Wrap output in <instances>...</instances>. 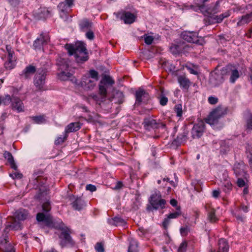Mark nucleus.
Wrapping results in <instances>:
<instances>
[{
  "label": "nucleus",
  "mask_w": 252,
  "mask_h": 252,
  "mask_svg": "<svg viewBox=\"0 0 252 252\" xmlns=\"http://www.w3.org/2000/svg\"><path fill=\"white\" fill-rule=\"evenodd\" d=\"M64 47L70 56H74L77 63H82L88 61V53L85 44L83 42L79 41L74 44H66Z\"/></svg>",
  "instance_id": "1"
},
{
  "label": "nucleus",
  "mask_w": 252,
  "mask_h": 252,
  "mask_svg": "<svg viewBox=\"0 0 252 252\" xmlns=\"http://www.w3.org/2000/svg\"><path fill=\"white\" fill-rule=\"evenodd\" d=\"M35 197L43 203L42 210L43 211L48 212L51 210V207L49 201L50 196L48 195L47 189L45 187L40 189V192H38Z\"/></svg>",
  "instance_id": "2"
},
{
  "label": "nucleus",
  "mask_w": 252,
  "mask_h": 252,
  "mask_svg": "<svg viewBox=\"0 0 252 252\" xmlns=\"http://www.w3.org/2000/svg\"><path fill=\"white\" fill-rule=\"evenodd\" d=\"M225 114L223 109L220 107H218L214 109L209 114V115L205 119L206 123L214 125L217 124L219 119Z\"/></svg>",
  "instance_id": "3"
},
{
  "label": "nucleus",
  "mask_w": 252,
  "mask_h": 252,
  "mask_svg": "<svg viewBox=\"0 0 252 252\" xmlns=\"http://www.w3.org/2000/svg\"><path fill=\"white\" fill-rule=\"evenodd\" d=\"M219 6V2L217 1L216 2L215 5L213 8L211 9V8H207L205 4H198L197 5H184L183 6V10H188V9H192L194 11H197L198 10H200L201 12H205L207 14H211V13H216L218 11V7Z\"/></svg>",
  "instance_id": "4"
},
{
  "label": "nucleus",
  "mask_w": 252,
  "mask_h": 252,
  "mask_svg": "<svg viewBox=\"0 0 252 252\" xmlns=\"http://www.w3.org/2000/svg\"><path fill=\"white\" fill-rule=\"evenodd\" d=\"M149 200L150 204L153 206L155 210L162 209L165 208L166 201L165 199L162 198L161 194L159 191L155 192L152 194Z\"/></svg>",
  "instance_id": "5"
},
{
  "label": "nucleus",
  "mask_w": 252,
  "mask_h": 252,
  "mask_svg": "<svg viewBox=\"0 0 252 252\" xmlns=\"http://www.w3.org/2000/svg\"><path fill=\"white\" fill-rule=\"evenodd\" d=\"M60 229L62 232L59 237L61 239L60 244L61 247H64L67 245H73L74 242L70 236L71 230L67 227L60 228Z\"/></svg>",
  "instance_id": "6"
},
{
  "label": "nucleus",
  "mask_w": 252,
  "mask_h": 252,
  "mask_svg": "<svg viewBox=\"0 0 252 252\" xmlns=\"http://www.w3.org/2000/svg\"><path fill=\"white\" fill-rule=\"evenodd\" d=\"M46 71L45 70H38L34 76L33 83L38 90H44V86L45 84Z\"/></svg>",
  "instance_id": "7"
},
{
  "label": "nucleus",
  "mask_w": 252,
  "mask_h": 252,
  "mask_svg": "<svg viewBox=\"0 0 252 252\" xmlns=\"http://www.w3.org/2000/svg\"><path fill=\"white\" fill-rule=\"evenodd\" d=\"M182 38L188 42L202 45L203 40L199 38L198 33L194 32L184 31L181 33Z\"/></svg>",
  "instance_id": "8"
},
{
  "label": "nucleus",
  "mask_w": 252,
  "mask_h": 252,
  "mask_svg": "<svg viewBox=\"0 0 252 252\" xmlns=\"http://www.w3.org/2000/svg\"><path fill=\"white\" fill-rule=\"evenodd\" d=\"M221 74L222 75H230V82L234 83L240 77L239 71L232 65H228L221 69Z\"/></svg>",
  "instance_id": "9"
},
{
  "label": "nucleus",
  "mask_w": 252,
  "mask_h": 252,
  "mask_svg": "<svg viewBox=\"0 0 252 252\" xmlns=\"http://www.w3.org/2000/svg\"><path fill=\"white\" fill-rule=\"evenodd\" d=\"M107 91L106 87L103 85H99L98 94H92L89 96L92 98L99 105L106 100Z\"/></svg>",
  "instance_id": "10"
},
{
  "label": "nucleus",
  "mask_w": 252,
  "mask_h": 252,
  "mask_svg": "<svg viewBox=\"0 0 252 252\" xmlns=\"http://www.w3.org/2000/svg\"><path fill=\"white\" fill-rule=\"evenodd\" d=\"M42 174L43 171L41 170L34 172L33 174V178H34L33 183L39 189L38 192H40V189L41 188L45 187L47 189V192L48 193L49 190L47 187L45 186L46 183V179L42 176Z\"/></svg>",
  "instance_id": "11"
},
{
  "label": "nucleus",
  "mask_w": 252,
  "mask_h": 252,
  "mask_svg": "<svg viewBox=\"0 0 252 252\" xmlns=\"http://www.w3.org/2000/svg\"><path fill=\"white\" fill-rule=\"evenodd\" d=\"M205 124L202 120H198L197 122L195 123L192 129L191 135L193 138H198L200 137L204 132Z\"/></svg>",
  "instance_id": "12"
},
{
  "label": "nucleus",
  "mask_w": 252,
  "mask_h": 252,
  "mask_svg": "<svg viewBox=\"0 0 252 252\" xmlns=\"http://www.w3.org/2000/svg\"><path fill=\"white\" fill-rule=\"evenodd\" d=\"M68 201L70 202L72 207L75 210L80 211L85 206L84 201L80 197L73 195H69L67 197Z\"/></svg>",
  "instance_id": "13"
},
{
  "label": "nucleus",
  "mask_w": 252,
  "mask_h": 252,
  "mask_svg": "<svg viewBox=\"0 0 252 252\" xmlns=\"http://www.w3.org/2000/svg\"><path fill=\"white\" fill-rule=\"evenodd\" d=\"M96 82L91 79L90 76H84L81 79L80 85L85 90H92L95 86Z\"/></svg>",
  "instance_id": "14"
},
{
  "label": "nucleus",
  "mask_w": 252,
  "mask_h": 252,
  "mask_svg": "<svg viewBox=\"0 0 252 252\" xmlns=\"http://www.w3.org/2000/svg\"><path fill=\"white\" fill-rule=\"evenodd\" d=\"M136 103H146L149 99V94L146 91L139 88L135 93Z\"/></svg>",
  "instance_id": "15"
},
{
  "label": "nucleus",
  "mask_w": 252,
  "mask_h": 252,
  "mask_svg": "<svg viewBox=\"0 0 252 252\" xmlns=\"http://www.w3.org/2000/svg\"><path fill=\"white\" fill-rule=\"evenodd\" d=\"M142 125L144 129L148 131L159 127V124L157 122L156 120L151 118H145Z\"/></svg>",
  "instance_id": "16"
},
{
  "label": "nucleus",
  "mask_w": 252,
  "mask_h": 252,
  "mask_svg": "<svg viewBox=\"0 0 252 252\" xmlns=\"http://www.w3.org/2000/svg\"><path fill=\"white\" fill-rule=\"evenodd\" d=\"M11 107L13 110H16L18 112H21L24 111V106L23 102L17 96H12Z\"/></svg>",
  "instance_id": "17"
},
{
  "label": "nucleus",
  "mask_w": 252,
  "mask_h": 252,
  "mask_svg": "<svg viewBox=\"0 0 252 252\" xmlns=\"http://www.w3.org/2000/svg\"><path fill=\"white\" fill-rule=\"evenodd\" d=\"M50 38L48 34L41 33L40 37L35 40L33 46L35 49H40L44 44H46Z\"/></svg>",
  "instance_id": "18"
},
{
  "label": "nucleus",
  "mask_w": 252,
  "mask_h": 252,
  "mask_svg": "<svg viewBox=\"0 0 252 252\" xmlns=\"http://www.w3.org/2000/svg\"><path fill=\"white\" fill-rule=\"evenodd\" d=\"M185 45L183 41H180L175 43H172L170 46V51L173 55L180 54L184 49Z\"/></svg>",
  "instance_id": "19"
},
{
  "label": "nucleus",
  "mask_w": 252,
  "mask_h": 252,
  "mask_svg": "<svg viewBox=\"0 0 252 252\" xmlns=\"http://www.w3.org/2000/svg\"><path fill=\"white\" fill-rule=\"evenodd\" d=\"M79 28L81 31L85 32L93 28V22L87 18H84L79 21Z\"/></svg>",
  "instance_id": "20"
},
{
  "label": "nucleus",
  "mask_w": 252,
  "mask_h": 252,
  "mask_svg": "<svg viewBox=\"0 0 252 252\" xmlns=\"http://www.w3.org/2000/svg\"><path fill=\"white\" fill-rule=\"evenodd\" d=\"M121 19L125 24H130L135 21L136 16L129 12L124 11L122 12Z\"/></svg>",
  "instance_id": "21"
},
{
  "label": "nucleus",
  "mask_w": 252,
  "mask_h": 252,
  "mask_svg": "<svg viewBox=\"0 0 252 252\" xmlns=\"http://www.w3.org/2000/svg\"><path fill=\"white\" fill-rule=\"evenodd\" d=\"M6 235L4 236L3 238H0V249L4 252H15L14 250L11 246L7 244L8 242L6 238Z\"/></svg>",
  "instance_id": "22"
},
{
  "label": "nucleus",
  "mask_w": 252,
  "mask_h": 252,
  "mask_svg": "<svg viewBox=\"0 0 252 252\" xmlns=\"http://www.w3.org/2000/svg\"><path fill=\"white\" fill-rule=\"evenodd\" d=\"M36 70L35 66L29 65L26 67L20 75L25 79H28L30 78L35 72Z\"/></svg>",
  "instance_id": "23"
},
{
  "label": "nucleus",
  "mask_w": 252,
  "mask_h": 252,
  "mask_svg": "<svg viewBox=\"0 0 252 252\" xmlns=\"http://www.w3.org/2000/svg\"><path fill=\"white\" fill-rule=\"evenodd\" d=\"M74 5V0H64L58 5V8L63 13H67V9Z\"/></svg>",
  "instance_id": "24"
},
{
  "label": "nucleus",
  "mask_w": 252,
  "mask_h": 252,
  "mask_svg": "<svg viewBox=\"0 0 252 252\" xmlns=\"http://www.w3.org/2000/svg\"><path fill=\"white\" fill-rule=\"evenodd\" d=\"M125 96L123 93L120 91H117L113 95V96L110 98V102L114 101L116 104H122L124 102Z\"/></svg>",
  "instance_id": "25"
},
{
  "label": "nucleus",
  "mask_w": 252,
  "mask_h": 252,
  "mask_svg": "<svg viewBox=\"0 0 252 252\" xmlns=\"http://www.w3.org/2000/svg\"><path fill=\"white\" fill-rule=\"evenodd\" d=\"M178 82L181 87L186 90H188L191 84L189 80L185 75H180L178 77Z\"/></svg>",
  "instance_id": "26"
},
{
  "label": "nucleus",
  "mask_w": 252,
  "mask_h": 252,
  "mask_svg": "<svg viewBox=\"0 0 252 252\" xmlns=\"http://www.w3.org/2000/svg\"><path fill=\"white\" fill-rule=\"evenodd\" d=\"M251 21H252V12L240 17L237 23V25L239 27L242 26L245 24H248Z\"/></svg>",
  "instance_id": "27"
},
{
  "label": "nucleus",
  "mask_w": 252,
  "mask_h": 252,
  "mask_svg": "<svg viewBox=\"0 0 252 252\" xmlns=\"http://www.w3.org/2000/svg\"><path fill=\"white\" fill-rule=\"evenodd\" d=\"M81 125L79 122L71 123L66 127L65 133L67 134L68 133L78 131L81 128Z\"/></svg>",
  "instance_id": "28"
},
{
  "label": "nucleus",
  "mask_w": 252,
  "mask_h": 252,
  "mask_svg": "<svg viewBox=\"0 0 252 252\" xmlns=\"http://www.w3.org/2000/svg\"><path fill=\"white\" fill-rule=\"evenodd\" d=\"M3 156L6 159H7L8 161L10 164L11 167L15 170H16L17 169V166L14 162V158L12 154L9 152L5 151L3 154Z\"/></svg>",
  "instance_id": "29"
},
{
  "label": "nucleus",
  "mask_w": 252,
  "mask_h": 252,
  "mask_svg": "<svg viewBox=\"0 0 252 252\" xmlns=\"http://www.w3.org/2000/svg\"><path fill=\"white\" fill-rule=\"evenodd\" d=\"M28 212L25 209H21L15 212V217L19 220H23L27 218Z\"/></svg>",
  "instance_id": "30"
},
{
  "label": "nucleus",
  "mask_w": 252,
  "mask_h": 252,
  "mask_svg": "<svg viewBox=\"0 0 252 252\" xmlns=\"http://www.w3.org/2000/svg\"><path fill=\"white\" fill-rule=\"evenodd\" d=\"M57 65L59 66V70H66L69 65L67 63V61L64 59L60 58L58 60L57 63Z\"/></svg>",
  "instance_id": "31"
},
{
  "label": "nucleus",
  "mask_w": 252,
  "mask_h": 252,
  "mask_svg": "<svg viewBox=\"0 0 252 252\" xmlns=\"http://www.w3.org/2000/svg\"><path fill=\"white\" fill-rule=\"evenodd\" d=\"M246 148L247 158L249 159V164L252 171V143L247 144Z\"/></svg>",
  "instance_id": "32"
},
{
  "label": "nucleus",
  "mask_w": 252,
  "mask_h": 252,
  "mask_svg": "<svg viewBox=\"0 0 252 252\" xmlns=\"http://www.w3.org/2000/svg\"><path fill=\"white\" fill-rule=\"evenodd\" d=\"M137 247V242L134 239H130L128 249V252H138Z\"/></svg>",
  "instance_id": "33"
},
{
  "label": "nucleus",
  "mask_w": 252,
  "mask_h": 252,
  "mask_svg": "<svg viewBox=\"0 0 252 252\" xmlns=\"http://www.w3.org/2000/svg\"><path fill=\"white\" fill-rule=\"evenodd\" d=\"M215 212V210L212 208L208 210V219L212 223L216 222L218 220L216 216Z\"/></svg>",
  "instance_id": "34"
},
{
  "label": "nucleus",
  "mask_w": 252,
  "mask_h": 252,
  "mask_svg": "<svg viewBox=\"0 0 252 252\" xmlns=\"http://www.w3.org/2000/svg\"><path fill=\"white\" fill-rule=\"evenodd\" d=\"M65 70H61L60 73H58L59 78L62 81H65L69 79L72 76V74L69 72H65Z\"/></svg>",
  "instance_id": "35"
},
{
  "label": "nucleus",
  "mask_w": 252,
  "mask_h": 252,
  "mask_svg": "<svg viewBox=\"0 0 252 252\" xmlns=\"http://www.w3.org/2000/svg\"><path fill=\"white\" fill-rule=\"evenodd\" d=\"M243 167L244 165L243 163H239L234 164V173L237 176H239L244 172V169L243 168Z\"/></svg>",
  "instance_id": "36"
},
{
  "label": "nucleus",
  "mask_w": 252,
  "mask_h": 252,
  "mask_svg": "<svg viewBox=\"0 0 252 252\" xmlns=\"http://www.w3.org/2000/svg\"><path fill=\"white\" fill-rule=\"evenodd\" d=\"M222 189L226 193L229 192L232 189V185L228 180H225L222 183Z\"/></svg>",
  "instance_id": "37"
},
{
  "label": "nucleus",
  "mask_w": 252,
  "mask_h": 252,
  "mask_svg": "<svg viewBox=\"0 0 252 252\" xmlns=\"http://www.w3.org/2000/svg\"><path fill=\"white\" fill-rule=\"evenodd\" d=\"M33 122L37 124L44 123L45 122V119L44 115H39L36 116H32L30 117Z\"/></svg>",
  "instance_id": "38"
},
{
  "label": "nucleus",
  "mask_w": 252,
  "mask_h": 252,
  "mask_svg": "<svg viewBox=\"0 0 252 252\" xmlns=\"http://www.w3.org/2000/svg\"><path fill=\"white\" fill-rule=\"evenodd\" d=\"M103 82L105 84L110 86H112L115 83L114 80L111 78V77L107 75H105L103 77L102 80L101 81L100 83L102 84Z\"/></svg>",
  "instance_id": "39"
},
{
  "label": "nucleus",
  "mask_w": 252,
  "mask_h": 252,
  "mask_svg": "<svg viewBox=\"0 0 252 252\" xmlns=\"http://www.w3.org/2000/svg\"><path fill=\"white\" fill-rule=\"evenodd\" d=\"M230 16V12L227 11L225 12L220 14V15L216 16L215 19L217 23H220L224 18H227Z\"/></svg>",
  "instance_id": "40"
},
{
  "label": "nucleus",
  "mask_w": 252,
  "mask_h": 252,
  "mask_svg": "<svg viewBox=\"0 0 252 252\" xmlns=\"http://www.w3.org/2000/svg\"><path fill=\"white\" fill-rule=\"evenodd\" d=\"M36 220L38 221L48 222L49 216L45 215L43 213H38L36 215Z\"/></svg>",
  "instance_id": "41"
},
{
  "label": "nucleus",
  "mask_w": 252,
  "mask_h": 252,
  "mask_svg": "<svg viewBox=\"0 0 252 252\" xmlns=\"http://www.w3.org/2000/svg\"><path fill=\"white\" fill-rule=\"evenodd\" d=\"M159 103L162 106H165L167 104L168 99L167 97L165 96V95L163 94V91L162 89L161 90V94L160 95V96L159 97Z\"/></svg>",
  "instance_id": "42"
},
{
  "label": "nucleus",
  "mask_w": 252,
  "mask_h": 252,
  "mask_svg": "<svg viewBox=\"0 0 252 252\" xmlns=\"http://www.w3.org/2000/svg\"><path fill=\"white\" fill-rule=\"evenodd\" d=\"M113 220L116 226H124L126 224L125 220L120 217H115Z\"/></svg>",
  "instance_id": "43"
},
{
  "label": "nucleus",
  "mask_w": 252,
  "mask_h": 252,
  "mask_svg": "<svg viewBox=\"0 0 252 252\" xmlns=\"http://www.w3.org/2000/svg\"><path fill=\"white\" fill-rule=\"evenodd\" d=\"M88 76H90L91 79L94 80L95 82L98 80V73L94 69L89 71V75Z\"/></svg>",
  "instance_id": "44"
},
{
  "label": "nucleus",
  "mask_w": 252,
  "mask_h": 252,
  "mask_svg": "<svg viewBox=\"0 0 252 252\" xmlns=\"http://www.w3.org/2000/svg\"><path fill=\"white\" fill-rule=\"evenodd\" d=\"M246 128L248 130H252V114H250L246 119Z\"/></svg>",
  "instance_id": "45"
},
{
  "label": "nucleus",
  "mask_w": 252,
  "mask_h": 252,
  "mask_svg": "<svg viewBox=\"0 0 252 252\" xmlns=\"http://www.w3.org/2000/svg\"><path fill=\"white\" fill-rule=\"evenodd\" d=\"M187 139V133L185 132H184L181 134H179L176 139V141L179 144H182L185 142Z\"/></svg>",
  "instance_id": "46"
},
{
  "label": "nucleus",
  "mask_w": 252,
  "mask_h": 252,
  "mask_svg": "<svg viewBox=\"0 0 252 252\" xmlns=\"http://www.w3.org/2000/svg\"><path fill=\"white\" fill-rule=\"evenodd\" d=\"M174 111L177 114V116L178 117H181L182 116L183 110H182V105L181 104H178L175 105L174 107Z\"/></svg>",
  "instance_id": "47"
},
{
  "label": "nucleus",
  "mask_w": 252,
  "mask_h": 252,
  "mask_svg": "<svg viewBox=\"0 0 252 252\" xmlns=\"http://www.w3.org/2000/svg\"><path fill=\"white\" fill-rule=\"evenodd\" d=\"M180 207H178L177 208V210H178V211H176L175 212H174V213L170 214L168 216V219H176V218H177L180 216H181V212L180 211Z\"/></svg>",
  "instance_id": "48"
},
{
  "label": "nucleus",
  "mask_w": 252,
  "mask_h": 252,
  "mask_svg": "<svg viewBox=\"0 0 252 252\" xmlns=\"http://www.w3.org/2000/svg\"><path fill=\"white\" fill-rule=\"evenodd\" d=\"M15 60H8L4 63L5 67L8 69H12L15 66Z\"/></svg>",
  "instance_id": "49"
},
{
  "label": "nucleus",
  "mask_w": 252,
  "mask_h": 252,
  "mask_svg": "<svg viewBox=\"0 0 252 252\" xmlns=\"http://www.w3.org/2000/svg\"><path fill=\"white\" fill-rule=\"evenodd\" d=\"M9 227L13 230H18L21 229V224L19 221L14 220L12 223L10 225Z\"/></svg>",
  "instance_id": "50"
},
{
  "label": "nucleus",
  "mask_w": 252,
  "mask_h": 252,
  "mask_svg": "<svg viewBox=\"0 0 252 252\" xmlns=\"http://www.w3.org/2000/svg\"><path fill=\"white\" fill-rule=\"evenodd\" d=\"M95 250L97 252H104L105 250L103 244L102 243L98 242L95 245Z\"/></svg>",
  "instance_id": "51"
},
{
  "label": "nucleus",
  "mask_w": 252,
  "mask_h": 252,
  "mask_svg": "<svg viewBox=\"0 0 252 252\" xmlns=\"http://www.w3.org/2000/svg\"><path fill=\"white\" fill-rule=\"evenodd\" d=\"M187 248V242L184 241L180 244L178 252H186Z\"/></svg>",
  "instance_id": "52"
},
{
  "label": "nucleus",
  "mask_w": 252,
  "mask_h": 252,
  "mask_svg": "<svg viewBox=\"0 0 252 252\" xmlns=\"http://www.w3.org/2000/svg\"><path fill=\"white\" fill-rule=\"evenodd\" d=\"M86 37L91 40L94 39V31L92 30V29L89 30L87 31L86 33Z\"/></svg>",
  "instance_id": "53"
},
{
  "label": "nucleus",
  "mask_w": 252,
  "mask_h": 252,
  "mask_svg": "<svg viewBox=\"0 0 252 252\" xmlns=\"http://www.w3.org/2000/svg\"><path fill=\"white\" fill-rule=\"evenodd\" d=\"M12 97H10L9 95H7L1 99V103H3L5 105H8L10 102H11Z\"/></svg>",
  "instance_id": "54"
},
{
  "label": "nucleus",
  "mask_w": 252,
  "mask_h": 252,
  "mask_svg": "<svg viewBox=\"0 0 252 252\" xmlns=\"http://www.w3.org/2000/svg\"><path fill=\"white\" fill-rule=\"evenodd\" d=\"M68 135L65 133V135L63 137H58L57 139L55 140V143L56 145H60L63 143L66 139Z\"/></svg>",
  "instance_id": "55"
},
{
  "label": "nucleus",
  "mask_w": 252,
  "mask_h": 252,
  "mask_svg": "<svg viewBox=\"0 0 252 252\" xmlns=\"http://www.w3.org/2000/svg\"><path fill=\"white\" fill-rule=\"evenodd\" d=\"M7 1L11 6L16 7L20 4L21 0H7Z\"/></svg>",
  "instance_id": "56"
},
{
  "label": "nucleus",
  "mask_w": 252,
  "mask_h": 252,
  "mask_svg": "<svg viewBox=\"0 0 252 252\" xmlns=\"http://www.w3.org/2000/svg\"><path fill=\"white\" fill-rule=\"evenodd\" d=\"M189 231V228L187 226L182 227L180 228V233L182 235L186 236Z\"/></svg>",
  "instance_id": "57"
},
{
  "label": "nucleus",
  "mask_w": 252,
  "mask_h": 252,
  "mask_svg": "<svg viewBox=\"0 0 252 252\" xmlns=\"http://www.w3.org/2000/svg\"><path fill=\"white\" fill-rule=\"evenodd\" d=\"M153 40H154V38L152 36H150V35L147 36L146 37H145V39H144L145 42L148 45L151 44L152 43Z\"/></svg>",
  "instance_id": "58"
},
{
  "label": "nucleus",
  "mask_w": 252,
  "mask_h": 252,
  "mask_svg": "<svg viewBox=\"0 0 252 252\" xmlns=\"http://www.w3.org/2000/svg\"><path fill=\"white\" fill-rule=\"evenodd\" d=\"M10 176L13 179H21L23 177V175L19 172H14L13 173L10 174Z\"/></svg>",
  "instance_id": "59"
},
{
  "label": "nucleus",
  "mask_w": 252,
  "mask_h": 252,
  "mask_svg": "<svg viewBox=\"0 0 252 252\" xmlns=\"http://www.w3.org/2000/svg\"><path fill=\"white\" fill-rule=\"evenodd\" d=\"M208 101L211 104H215L218 102V99L215 97L210 96L208 98Z\"/></svg>",
  "instance_id": "60"
},
{
  "label": "nucleus",
  "mask_w": 252,
  "mask_h": 252,
  "mask_svg": "<svg viewBox=\"0 0 252 252\" xmlns=\"http://www.w3.org/2000/svg\"><path fill=\"white\" fill-rule=\"evenodd\" d=\"M86 189L87 190H90L91 192H93L96 190V187L92 184L87 185L86 187Z\"/></svg>",
  "instance_id": "61"
},
{
  "label": "nucleus",
  "mask_w": 252,
  "mask_h": 252,
  "mask_svg": "<svg viewBox=\"0 0 252 252\" xmlns=\"http://www.w3.org/2000/svg\"><path fill=\"white\" fill-rule=\"evenodd\" d=\"M237 183L238 186L239 187H244L245 185V181L241 178H238Z\"/></svg>",
  "instance_id": "62"
},
{
  "label": "nucleus",
  "mask_w": 252,
  "mask_h": 252,
  "mask_svg": "<svg viewBox=\"0 0 252 252\" xmlns=\"http://www.w3.org/2000/svg\"><path fill=\"white\" fill-rule=\"evenodd\" d=\"M169 220L170 219L167 217V218H166L164 220V221L162 222L163 226L165 229H166L168 227V225L170 223Z\"/></svg>",
  "instance_id": "63"
},
{
  "label": "nucleus",
  "mask_w": 252,
  "mask_h": 252,
  "mask_svg": "<svg viewBox=\"0 0 252 252\" xmlns=\"http://www.w3.org/2000/svg\"><path fill=\"white\" fill-rule=\"evenodd\" d=\"M220 194V191L219 189L214 190L212 191V196L213 197L217 198H218Z\"/></svg>",
  "instance_id": "64"
}]
</instances>
